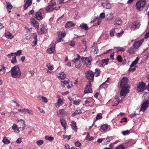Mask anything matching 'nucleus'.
Here are the masks:
<instances>
[{"label": "nucleus", "mask_w": 149, "mask_h": 149, "mask_svg": "<svg viewBox=\"0 0 149 149\" xmlns=\"http://www.w3.org/2000/svg\"><path fill=\"white\" fill-rule=\"evenodd\" d=\"M122 21L120 19H119L117 20L116 22L114 23V25H116V24H117L118 25H121L122 24Z\"/></svg>", "instance_id": "obj_50"}, {"label": "nucleus", "mask_w": 149, "mask_h": 149, "mask_svg": "<svg viewBox=\"0 0 149 149\" xmlns=\"http://www.w3.org/2000/svg\"><path fill=\"white\" fill-rule=\"evenodd\" d=\"M108 127L107 124H105L101 126L100 131L101 132H105L108 129Z\"/></svg>", "instance_id": "obj_26"}, {"label": "nucleus", "mask_w": 149, "mask_h": 149, "mask_svg": "<svg viewBox=\"0 0 149 149\" xmlns=\"http://www.w3.org/2000/svg\"><path fill=\"white\" fill-rule=\"evenodd\" d=\"M22 50H19L17 51L16 52H15V54H14V56H20L21 54Z\"/></svg>", "instance_id": "obj_55"}, {"label": "nucleus", "mask_w": 149, "mask_h": 149, "mask_svg": "<svg viewBox=\"0 0 149 149\" xmlns=\"http://www.w3.org/2000/svg\"><path fill=\"white\" fill-rule=\"evenodd\" d=\"M117 59L118 61L119 62H121L123 61V59L121 56L120 55L117 56Z\"/></svg>", "instance_id": "obj_49"}, {"label": "nucleus", "mask_w": 149, "mask_h": 149, "mask_svg": "<svg viewBox=\"0 0 149 149\" xmlns=\"http://www.w3.org/2000/svg\"><path fill=\"white\" fill-rule=\"evenodd\" d=\"M66 35V33L65 32H60L59 33L58 36L59 37H64Z\"/></svg>", "instance_id": "obj_47"}, {"label": "nucleus", "mask_w": 149, "mask_h": 149, "mask_svg": "<svg viewBox=\"0 0 149 149\" xmlns=\"http://www.w3.org/2000/svg\"><path fill=\"white\" fill-rule=\"evenodd\" d=\"M100 17L102 19H104L105 17V14L104 13H101L100 15Z\"/></svg>", "instance_id": "obj_64"}, {"label": "nucleus", "mask_w": 149, "mask_h": 149, "mask_svg": "<svg viewBox=\"0 0 149 149\" xmlns=\"http://www.w3.org/2000/svg\"><path fill=\"white\" fill-rule=\"evenodd\" d=\"M139 60V58L138 57H137L135 60L133 61L130 66L131 68L133 67L134 65H136L138 63V61Z\"/></svg>", "instance_id": "obj_35"}, {"label": "nucleus", "mask_w": 149, "mask_h": 149, "mask_svg": "<svg viewBox=\"0 0 149 149\" xmlns=\"http://www.w3.org/2000/svg\"><path fill=\"white\" fill-rule=\"evenodd\" d=\"M124 31H122L120 33H118L116 34V36L117 37H120L121 36L122 34H123Z\"/></svg>", "instance_id": "obj_61"}, {"label": "nucleus", "mask_w": 149, "mask_h": 149, "mask_svg": "<svg viewBox=\"0 0 149 149\" xmlns=\"http://www.w3.org/2000/svg\"><path fill=\"white\" fill-rule=\"evenodd\" d=\"M121 90L120 92V95L122 97L121 100H122L124 97L126 96L127 94L129 93V90L128 89V88L127 87H121Z\"/></svg>", "instance_id": "obj_8"}, {"label": "nucleus", "mask_w": 149, "mask_h": 149, "mask_svg": "<svg viewBox=\"0 0 149 149\" xmlns=\"http://www.w3.org/2000/svg\"><path fill=\"white\" fill-rule=\"evenodd\" d=\"M46 140H49V141H52L54 140V137L51 136H46L45 137Z\"/></svg>", "instance_id": "obj_45"}, {"label": "nucleus", "mask_w": 149, "mask_h": 149, "mask_svg": "<svg viewBox=\"0 0 149 149\" xmlns=\"http://www.w3.org/2000/svg\"><path fill=\"white\" fill-rule=\"evenodd\" d=\"M40 31L41 32V33H40V34H42L46 33L47 31V27L45 25V26H42L41 27L40 29Z\"/></svg>", "instance_id": "obj_20"}, {"label": "nucleus", "mask_w": 149, "mask_h": 149, "mask_svg": "<svg viewBox=\"0 0 149 149\" xmlns=\"http://www.w3.org/2000/svg\"><path fill=\"white\" fill-rule=\"evenodd\" d=\"M2 141L4 144H8L10 143V141L5 137H3Z\"/></svg>", "instance_id": "obj_40"}, {"label": "nucleus", "mask_w": 149, "mask_h": 149, "mask_svg": "<svg viewBox=\"0 0 149 149\" xmlns=\"http://www.w3.org/2000/svg\"><path fill=\"white\" fill-rule=\"evenodd\" d=\"M35 17L39 20H41L42 19V14L40 12H37L35 15Z\"/></svg>", "instance_id": "obj_23"}, {"label": "nucleus", "mask_w": 149, "mask_h": 149, "mask_svg": "<svg viewBox=\"0 0 149 149\" xmlns=\"http://www.w3.org/2000/svg\"><path fill=\"white\" fill-rule=\"evenodd\" d=\"M117 49V51L118 52H124L125 50L124 49L123 47H117L116 48Z\"/></svg>", "instance_id": "obj_56"}, {"label": "nucleus", "mask_w": 149, "mask_h": 149, "mask_svg": "<svg viewBox=\"0 0 149 149\" xmlns=\"http://www.w3.org/2000/svg\"><path fill=\"white\" fill-rule=\"evenodd\" d=\"M61 123L63 127L64 128V129L65 130L66 129V125L65 124L66 123L65 121L64 120H61L60 119Z\"/></svg>", "instance_id": "obj_43"}, {"label": "nucleus", "mask_w": 149, "mask_h": 149, "mask_svg": "<svg viewBox=\"0 0 149 149\" xmlns=\"http://www.w3.org/2000/svg\"><path fill=\"white\" fill-rule=\"evenodd\" d=\"M44 143V141L43 140H39L38 141L36 142V143L37 145L39 146H40L42 145Z\"/></svg>", "instance_id": "obj_54"}, {"label": "nucleus", "mask_w": 149, "mask_h": 149, "mask_svg": "<svg viewBox=\"0 0 149 149\" xmlns=\"http://www.w3.org/2000/svg\"><path fill=\"white\" fill-rule=\"evenodd\" d=\"M81 111L80 109L77 108L75 111L72 114V116L74 117L77 115L80 114L81 113Z\"/></svg>", "instance_id": "obj_27"}, {"label": "nucleus", "mask_w": 149, "mask_h": 149, "mask_svg": "<svg viewBox=\"0 0 149 149\" xmlns=\"http://www.w3.org/2000/svg\"><path fill=\"white\" fill-rule=\"evenodd\" d=\"M30 22L33 26L36 29H38L39 27L38 22L36 21L34 18H31L30 19Z\"/></svg>", "instance_id": "obj_15"}, {"label": "nucleus", "mask_w": 149, "mask_h": 149, "mask_svg": "<svg viewBox=\"0 0 149 149\" xmlns=\"http://www.w3.org/2000/svg\"><path fill=\"white\" fill-rule=\"evenodd\" d=\"M85 139L88 141H91L94 139V137L90 135L89 133L87 132Z\"/></svg>", "instance_id": "obj_33"}, {"label": "nucleus", "mask_w": 149, "mask_h": 149, "mask_svg": "<svg viewBox=\"0 0 149 149\" xmlns=\"http://www.w3.org/2000/svg\"><path fill=\"white\" fill-rule=\"evenodd\" d=\"M61 82L64 84H65V86H66V85L70 83V81L68 79L65 78L64 80H61Z\"/></svg>", "instance_id": "obj_36"}, {"label": "nucleus", "mask_w": 149, "mask_h": 149, "mask_svg": "<svg viewBox=\"0 0 149 149\" xmlns=\"http://www.w3.org/2000/svg\"><path fill=\"white\" fill-rule=\"evenodd\" d=\"M67 113L63 109H60L57 112V115L58 117H61L62 116H66Z\"/></svg>", "instance_id": "obj_14"}, {"label": "nucleus", "mask_w": 149, "mask_h": 149, "mask_svg": "<svg viewBox=\"0 0 149 149\" xmlns=\"http://www.w3.org/2000/svg\"><path fill=\"white\" fill-rule=\"evenodd\" d=\"M12 128L15 132L17 133L19 132V129L15 124H14L12 126Z\"/></svg>", "instance_id": "obj_34"}, {"label": "nucleus", "mask_w": 149, "mask_h": 149, "mask_svg": "<svg viewBox=\"0 0 149 149\" xmlns=\"http://www.w3.org/2000/svg\"><path fill=\"white\" fill-rule=\"evenodd\" d=\"M56 2H52L49 3L48 6L46 8L45 10L47 11H51L54 10H56L60 8V6H58L57 8L56 6Z\"/></svg>", "instance_id": "obj_4"}, {"label": "nucleus", "mask_w": 149, "mask_h": 149, "mask_svg": "<svg viewBox=\"0 0 149 149\" xmlns=\"http://www.w3.org/2000/svg\"><path fill=\"white\" fill-rule=\"evenodd\" d=\"M15 54V53H12L7 55L6 56H7L9 58H10L12 56H14V54Z\"/></svg>", "instance_id": "obj_62"}, {"label": "nucleus", "mask_w": 149, "mask_h": 149, "mask_svg": "<svg viewBox=\"0 0 149 149\" xmlns=\"http://www.w3.org/2000/svg\"><path fill=\"white\" fill-rule=\"evenodd\" d=\"M102 114L101 113H100L97 114L96 117V120H98L100 119H102Z\"/></svg>", "instance_id": "obj_52"}, {"label": "nucleus", "mask_w": 149, "mask_h": 149, "mask_svg": "<svg viewBox=\"0 0 149 149\" xmlns=\"http://www.w3.org/2000/svg\"><path fill=\"white\" fill-rule=\"evenodd\" d=\"M50 46V47L47 49V52L50 54L55 53L56 52V44L54 43H52Z\"/></svg>", "instance_id": "obj_7"}, {"label": "nucleus", "mask_w": 149, "mask_h": 149, "mask_svg": "<svg viewBox=\"0 0 149 149\" xmlns=\"http://www.w3.org/2000/svg\"><path fill=\"white\" fill-rule=\"evenodd\" d=\"M113 17V14L111 12H109L106 15V18L108 20H111Z\"/></svg>", "instance_id": "obj_29"}, {"label": "nucleus", "mask_w": 149, "mask_h": 149, "mask_svg": "<svg viewBox=\"0 0 149 149\" xmlns=\"http://www.w3.org/2000/svg\"><path fill=\"white\" fill-rule=\"evenodd\" d=\"M58 100L57 103H55V106L57 108L59 107L60 106L63 105V101L59 97H57Z\"/></svg>", "instance_id": "obj_16"}, {"label": "nucleus", "mask_w": 149, "mask_h": 149, "mask_svg": "<svg viewBox=\"0 0 149 149\" xmlns=\"http://www.w3.org/2000/svg\"><path fill=\"white\" fill-rule=\"evenodd\" d=\"M120 98L118 97L115 99L112 102V105L113 106H116L118 105L119 103L120 102Z\"/></svg>", "instance_id": "obj_18"}, {"label": "nucleus", "mask_w": 149, "mask_h": 149, "mask_svg": "<svg viewBox=\"0 0 149 149\" xmlns=\"http://www.w3.org/2000/svg\"><path fill=\"white\" fill-rule=\"evenodd\" d=\"M70 125L74 131H77V127L76 126V123L74 121H72Z\"/></svg>", "instance_id": "obj_24"}, {"label": "nucleus", "mask_w": 149, "mask_h": 149, "mask_svg": "<svg viewBox=\"0 0 149 149\" xmlns=\"http://www.w3.org/2000/svg\"><path fill=\"white\" fill-rule=\"evenodd\" d=\"M14 57L12 58V60H11V62L13 64H15L17 63V60H16V57L14 56Z\"/></svg>", "instance_id": "obj_44"}, {"label": "nucleus", "mask_w": 149, "mask_h": 149, "mask_svg": "<svg viewBox=\"0 0 149 149\" xmlns=\"http://www.w3.org/2000/svg\"><path fill=\"white\" fill-rule=\"evenodd\" d=\"M28 113L30 115H33L34 112L33 111L28 109H24V113Z\"/></svg>", "instance_id": "obj_19"}, {"label": "nucleus", "mask_w": 149, "mask_h": 149, "mask_svg": "<svg viewBox=\"0 0 149 149\" xmlns=\"http://www.w3.org/2000/svg\"><path fill=\"white\" fill-rule=\"evenodd\" d=\"M122 134L124 135H126L129 134L130 132L129 130H126L125 131H123L122 132Z\"/></svg>", "instance_id": "obj_59"}, {"label": "nucleus", "mask_w": 149, "mask_h": 149, "mask_svg": "<svg viewBox=\"0 0 149 149\" xmlns=\"http://www.w3.org/2000/svg\"><path fill=\"white\" fill-rule=\"evenodd\" d=\"M147 88L146 84L143 81L140 82L137 86V90L138 92L144 91Z\"/></svg>", "instance_id": "obj_5"}, {"label": "nucleus", "mask_w": 149, "mask_h": 149, "mask_svg": "<svg viewBox=\"0 0 149 149\" xmlns=\"http://www.w3.org/2000/svg\"><path fill=\"white\" fill-rule=\"evenodd\" d=\"M11 74V76L13 78H19L21 76V73L19 68L17 65L13 67L9 72Z\"/></svg>", "instance_id": "obj_1"}, {"label": "nucleus", "mask_w": 149, "mask_h": 149, "mask_svg": "<svg viewBox=\"0 0 149 149\" xmlns=\"http://www.w3.org/2000/svg\"><path fill=\"white\" fill-rule=\"evenodd\" d=\"M109 61V59L108 58L103 59L101 61L100 64L101 65H102L105 63V65H107L108 64Z\"/></svg>", "instance_id": "obj_41"}, {"label": "nucleus", "mask_w": 149, "mask_h": 149, "mask_svg": "<svg viewBox=\"0 0 149 149\" xmlns=\"http://www.w3.org/2000/svg\"><path fill=\"white\" fill-rule=\"evenodd\" d=\"M92 84L91 83L87 82L84 90V93L85 94L89 93H92V91L91 88Z\"/></svg>", "instance_id": "obj_10"}, {"label": "nucleus", "mask_w": 149, "mask_h": 149, "mask_svg": "<svg viewBox=\"0 0 149 149\" xmlns=\"http://www.w3.org/2000/svg\"><path fill=\"white\" fill-rule=\"evenodd\" d=\"M58 77L59 79H60L62 80H64L66 78V75L64 72H61L59 74Z\"/></svg>", "instance_id": "obj_30"}, {"label": "nucleus", "mask_w": 149, "mask_h": 149, "mask_svg": "<svg viewBox=\"0 0 149 149\" xmlns=\"http://www.w3.org/2000/svg\"><path fill=\"white\" fill-rule=\"evenodd\" d=\"M85 75L87 79L89 80L88 82L91 83L93 81L94 74L93 72L90 70L87 71L85 73Z\"/></svg>", "instance_id": "obj_2"}, {"label": "nucleus", "mask_w": 149, "mask_h": 149, "mask_svg": "<svg viewBox=\"0 0 149 149\" xmlns=\"http://www.w3.org/2000/svg\"><path fill=\"white\" fill-rule=\"evenodd\" d=\"M144 41V39L143 38L139 41H135L133 45V47L135 49H138L142 44Z\"/></svg>", "instance_id": "obj_13"}, {"label": "nucleus", "mask_w": 149, "mask_h": 149, "mask_svg": "<svg viewBox=\"0 0 149 149\" xmlns=\"http://www.w3.org/2000/svg\"><path fill=\"white\" fill-rule=\"evenodd\" d=\"M74 25V24L71 22H68L65 24V27L67 28H68L73 27Z\"/></svg>", "instance_id": "obj_28"}, {"label": "nucleus", "mask_w": 149, "mask_h": 149, "mask_svg": "<svg viewBox=\"0 0 149 149\" xmlns=\"http://www.w3.org/2000/svg\"><path fill=\"white\" fill-rule=\"evenodd\" d=\"M100 71L98 69L96 68L95 70V72L94 74V75H95L96 77H97L100 75Z\"/></svg>", "instance_id": "obj_39"}, {"label": "nucleus", "mask_w": 149, "mask_h": 149, "mask_svg": "<svg viewBox=\"0 0 149 149\" xmlns=\"http://www.w3.org/2000/svg\"><path fill=\"white\" fill-rule=\"evenodd\" d=\"M149 101L146 100L141 105L140 111L144 112L148 108L149 104Z\"/></svg>", "instance_id": "obj_11"}, {"label": "nucleus", "mask_w": 149, "mask_h": 149, "mask_svg": "<svg viewBox=\"0 0 149 149\" xmlns=\"http://www.w3.org/2000/svg\"><path fill=\"white\" fill-rule=\"evenodd\" d=\"M115 149H125V147L123 144H120L117 146L115 148Z\"/></svg>", "instance_id": "obj_42"}, {"label": "nucleus", "mask_w": 149, "mask_h": 149, "mask_svg": "<svg viewBox=\"0 0 149 149\" xmlns=\"http://www.w3.org/2000/svg\"><path fill=\"white\" fill-rule=\"evenodd\" d=\"M81 100L79 99L76 100H74L73 104L76 105H78L79 104L80 102H81Z\"/></svg>", "instance_id": "obj_48"}, {"label": "nucleus", "mask_w": 149, "mask_h": 149, "mask_svg": "<svg viewBox=\"0 0 149 149\" xmlns=\"http://www.w3.org/2000/svg\"><path fill=\"white\" fill-rule=\"evenodd\" d=\"M102 6L107 9H110L111 7V4L108 1L102 3Z\"/></svg>", "instance_id": "obj_17"}, {"label": "nucleus", "mask_w": 149, "mask_h": 149, "mask_svg": "<svg viewBox=\"0 0 149 149\" xmlns=\"http://www.w3.org/2000/svg\"><path fill=\"white\" fill-rule=\"evenodd\" d=\"M82 63H85L86 66L88 67L91 65V60L89 58L82 56L81 58Z\"/></svg>", "instance_id": "obj_12"}, {"label": "nucleus", "mask_w": 149, "mask_h": 149, "mask_svg": "<svg viewBox=\"0 0 149 149\" xmlns=\"http://www.w3.org/2000/svg\"><path fill=\"white\" fill-rule=\"evenodd\" d=\"M146 3L145 0H140L138 1L136 4L137 9L140 11L142 10L145 6Z\"/></svg>", "instance_id": "obj_3"}, {"label": "nucleus", "mask_w": 149, "mask_h": 149, "mask_svg": "<svg viewBox=\"0 0 149 149\" xmlns=\"http://www.w3.org/2000/svg\"><path fill=\"white\" fill-rule=\"evenodd\" d=\"M112 139V138L111 137H109L108 136L106 139V140H107V141H104V144L106 145L108 144L110 142L111 140Z\"/></svg>", "instance_id": "obj_37"}, {"label": "nucleus", "mask_w": 149, "mask_h": 149, "mask_svg": "<svg viewBox=\"0 0 149 149\" xmlns=\"http://www.w3.org/2000/svg\"><path fill=\"white\" fill-rule=\"evenodd\" d=\"M79 27L83 29L86 31H87L88 29V28L87 25L85 23H82L79 26Z\"/></svg>", "instance_id": "obj_31"}, {"label": "nucleus", "mask_w": 149, "mask_h": 149, "mask_svg": "<svg viewBox=\"0 0 149 149\" xmlns=\"http://www.w3.org/2000/svg\"><path fill=\"white\" fill-rule=\"evenodd\" d=\"M69 45L72 47H74L75 45V42L72 40L70 41Z\"/></svg>", "instance_id": "obj_57"}, {"label": "nucleus", "mask_w": 149, "mask_h": 149, "mask_svg": "<svg viewBox=\"0 0 149 149\" xmlns=\"http://www.w3.org/2000/svg\"><path fill=\"white\" fill-rule=\"evenodd\" d=\"M6 9L9 12H10L12 8L11 4L9 2H6Z\"/></svg>", "instance_id": "obj_32"}, {"label": "nucleus", "mask_w": 149, "mask_h": 149, "mask_svg": "<svg viewBox=\"0 0 149 149\" xmlns=\"http://www.w3.org/2000/svg\"><path fill=\"white\" fill-rule=\"evenodd\" d=\"M81 145V143L79 141H77L75 143V145L77 147L80 146Z\"/></svg>", "instance_id": "obj_63"}, {"label": "nucleus", "mask_w": 149, "mask_h": 149, "mask_svg": "<svg viewBox=\"0 0 149 149\" xmlns=\"http://www.w3.org/2000/svg\"><path fill=\"white\" fill-rule=\"evenodd\" d=\"M136 49L135 48H133V47H130L129 48L128 52L130 54H133L136 52Z\"/></svg>", "instance_id": "obj_38"}, {"label": "nucleus", "mask_w": 149, "mask_h": 149, "mask_svg": "<svg viewBox=\"0 0 149 149\" xmlns=\"http://www.w3.org/2000/svg\"><path fill=\"white\" fill-rule=\"evenodd\" d=\"M5 33L6 37H9L11 36V33L9 32H6Z\"/></svg>", "instance_id": "obj_58"}, {"label": "nucleus", "mask_w": 149, "mask_h": 149, "mask_svg": "<svg viewBox=\"0 0 149 149\" xmlns=\"http://www.w3.org/2000/svg\"><path fill=\"white\" fill-rule=\"evenodd\" d=\"M127 118L125 117H124L122 118L120 121V122L121 123H123V122H126L127 121Z\"/></svg>", "instance_id": "obj_60"}, {"label": "nucleus", "mask_w": 149, "mask_h": 149, "mask_svg": "<svg viewBox=\"0 0 149 149\" xmlns=\"http://www.w3.org/2000/svg\"><path fill=\"white\" fill-rule=\"evenodd\" d=\"M76 55L77 56V57L74 59L72 62L74 64L76 68H79L82 65L81 62L79 60L81 57L79 54H77Z\"/></svg>", "instance_id": "obj_6"}, {"label": "nucleus", "mask_w": 149, "mask_h": 149, "mask_svg": "<svg viewBox=\"0 0 149 149\" xmlns=\"http://www.w3.org/2000/svg\"><path fill=\"white\" fill-rule=\"evenodd\" d=\"M140 25L141 24L139 22H136L133 23L132 26V27L134 30H136L139 29Z\"/></svg>", "instance_id": "obj_21"}, {"label": "nucleus", "mask_w": 149, "mask_h": 149, "mask_svg": "<svg viewBox=\"0 0 149 149\" xmlns=\"http://www.w3.org/2000/svg\"><path fill=\"white\" fill-rule=\"evenodd\" d=\"M128 81V79L127 77H123L121 81L120 87L128 88L129 87V86L127 84Z\"/></svg>", "instance_id": "obj_9"}, {"label": "nucleus", "mask_w": 149, "mask_h": 149, "mask_svg": "<svg viewBox=\"0 0 149 149\" xmlns=\"http://www.w3.org/2000/svg\"><path fill=\"white\" fill-rule=\"evenodd\" d=\"M0 68H1L0 69V72L3 70V73H4L5 72V67L3 65H0Z\"/></svg>", "instance_id": "obj_53"}, {"label": "nucleus", "mask_w": 149, "mask_h": 149, "mask_svg": "<svg viewBox=\"0 0 149 149\" xmlns=\"http://www.w3.org/2000/svg\"><path fill=\"white\" fill-rule=\"evenodd\" d=\"M18 121L19 122V121H22V122H21L20 123V124H21V125H22V126L19 127V128H21L22 127V130H24V129L25 127V126H26V124H25V121L24 120H22V119H20Z\"/></svg>", "instance_id": "obj_25"}, {"label": "nucleus", "mask_w": 149, "mask_h": 149, "mask_svg": "<svg viewBox=\"0 0 149 149\" xmlns=\"http://www.w3.org/2000/svg\"><path fill=\"white\" fill-rule=\"evenodd\" d=\"M115 33V31L114 29H111L110 31V36L111 37L113 36Z\"/></svg>", "instance_id": "obj_51"}, {"label": "nucleus", "mask_w": 149, "mask_h": 149, "mask_svg": "<svg viewBox=\"0 0 149 149\" xmlns=\"http://www.w3.org/2000/svg\"><path fill=\"white\" fill-rule=\"evenodd\" d=\"M34 40L32 42L31 44V45L33 47L35 46L37 44V38H34Z\"/></svg>", "instance_id": "obj_46"}, {"label": "nucleus", "mask_w": 149, "mask_h": 149, "mask_svg": "<svg viewBox=\"0 0 149 149\" xmlns=\"http://www.w3.org/2000/svg\"><path fill=\"white\" fill-rule=\"evenodd\" d=\"M32 3V0H26V1L24 5V10H26L27 8L31 5Z\"/></svg>", "instance_id": "obj_22"}]
</instances>
